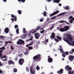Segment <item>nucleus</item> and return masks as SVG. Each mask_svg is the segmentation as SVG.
<instances>
[{"label": "nucleus", "instance_id": "obj_44", "mask_svg": "<svg viewBox=\"0 0 74 74\" xmlns=\"http://www.w3.org/2000/svg\"><path fill=\"white\" fill-rule=\"evenodd\" d=\"M55 15V13L54 12L53 13H52L51 14H50V16H53V15Z\"/></svg>", "mask_w": 74, "mask_h": 74}, {"label": "nucleus", "instance_id": "obj_21", "mask_svg": "<svg viewBox=\"0 0 74 74\" xmlns=\"http://www.w3.org/2000/svg\"><path fill=\"white\" fill-rule=\"evenodd\" d=\"M53 1L54 3H59L60 1V0H53Z\"/></svg>", "mask_w": 74, "mask_h": 74}, {"label": "nucleus", "instance_id": "obj_63", "mask_svg": "<svg viewBox=\"0 0 74 74\" xmlns=\"http://www.w3.org/2000/svg\"><path fill=\"white\" fill-rule=\"evenodd\" d=\"M2 73H3V71H2V70H1L0 69V74H1Z\"/></svg>", "mask_w": 74, "mask_h": 74}, {"label": "nucleus", "instance_id": "obj_19", "mask_svg": "<svg viewBox=\"0 0 74 74\" xmlns=\"http://www.w3.org/2000/svg\"><path fill=\"white\" fill-rule=\"evenodd\" d=\"M58 49L61 52V53H64V51H63V49L62 48L59 49V48H58Z\"/></svg>", "mask_w": 74, "mask_h": 74}, {"label": "nucleus", "instance_id": "obj_15", "mask_svg": "<svg viewBox=\"0 0 74 74\" xmlns=\"http://www.w3.org/2000/svg\"><path fill=\"white\" fill-rule=\"evenodd\" d=\"M8 64L11 65V64H14V62L11 60H10L8 62Z\"/></svg>", "mask_w": 74, "mask_h": 74}, {"label": "nucleus", "instance_id": "obj_61", "mask_svg": "<svg viewBox=\"0 0 74 74\" xmlns=\"http://www.w3.org/2000/svg\"><path fill=\"white\" fill-rule=\"evenodd\" d=\"M2 49H5V47H2Z\"/></svg>", "mask_w": 74, "mask_h": 74}, {"label": "nucleus", "instance_id": "obj_28", "mask_svg": "<svg viewBox=\"0 0 74 74\" xmlns=\"http://www.w3.org/2000/svg\"><path fill=\"white\" fill-rule=\"evenodd\" d=\"M27 36L28 37H32V35L30 33H29L28 34H27Z\"/></svg>", "mask_w": 74, "mask_h": 74}, {"label": "nucleus", "instance_id": "obj_33", "mask_svg": "<svg viewBox=\"0 0 74 74\" xmlns=\"http://www.w3.org/2000/svg\"><path fill=\"white\" fill-rule=\"evenodd\" d=\"M32 39H33V37H32L29 39L27 40L26 42H28V41H31V40H32Z\"/></svg>", "mask_w": 74, "mask_h": 74}, {"label": "nucleus", "instance_id": "obj_47", "mask_svg": "<svg viewBox=\"0 0 74 74\" xmlns=\"http://www.w3.org/2000/svg\"><path fill=\"white\" fill-rule=\"evenodd\" d=\"M36 69L37 70H40V68L37 65L36 67Z\"/></svg>", "mask_w": 74, "mask_h": 74}, {"label": "nucleus", "instance_id": "obj_42", "mask_svg": "<svg viewBox=\"0 0 74 74\" xmlns=\"http://www.w3.org/2000/svg\"><path fill=\"white\" fill-rule=\"evenodd\" d=\"M62 55L63 58H65L66 57V54L64 53H62Z\"/></svg>", "mask_w": 74, "mask_h": 74}, {"label": "nucleus", "instance_id": "obj_7", "mask_svg": "<svg viewBox=\"0 0 74 74\" xmlns=\"http://www.w3.org/2000/svg\"><path fill=\"white\" fill-rule=\"evenodd\" d=\"M65 69L66 71H71V70H72L71 67H70L69 65H66Z\"/></svg>", "mask_w": 74, "mask_h": 74}, {"label": "nucleus", "instance_id": "obj_64", "mask_svg": "<svg viewBox=\"0 0 74 74\" xmlns=\"http://www.w3.org/2000/svg\"><path fill=\"white\" fill-rule=\"evenodd\" d=\"M71 51L73 52H74V49H71Z\"/></svg>", "mask_w": 74, "mask_h": 74}, {"label": "nucleus", "instance_id": "obj_18", "mask_svg": "<svg viewBox=\"0 0 74 74\" xmlns=\"http://www.w3.org/2000/svg\"><path fill=\"white\" fill-rule=\"evenodd\" d=\"M59 31L60 32H65L64 30V28H61L60 29Z\"/></svg>", "mask_w": 74, "mask_h": 74}, {"label": "nucleus", "instance_id": "obj_1", "mask_svg": "<svg viewBox=\"0 0 74 74\" xmlns=\"http://www.w3.org/2000/svg\"><path fill=\"white\" fill-rule=\"evenodd\" d=\"M41 55L38 54L36 55L33 57V60L34 62H37L38 61H40L41 60Z\"/></svg>", "mask_w": 74, "mask_h": 74}, {"label": "nucleus", "instance_id": "obj_46", "mask_svg": "<svg viewBox=\"0 0 74 74\" xmlns=\"http://www.w3.org/2000/svg\"><path fill=\"white\" fill-rule=\"evenodd\" d=\"M45 32V30H43L40 31V33H41V34H42V33H44Z\"/></svg>", "mask_w": 74, "mask_h": 74}, {"label": "nucleus", "instance_id": "obj_20", "mask_svg": "<svg viewBox=\"0 0 74 74\" xmlns=\"http://www.w3.org/2000/svg\"><path fill=\"white\" fill-rule=\"evenodd\" d=\"M56 37L58 40H59L60 41H62V38L60 37L59 36L57 35Z\"/></svg>", "mask_w": 74, "mask_h": 74}, {"label": "nucleus", "instance_id": "obj_22", "mask_svg": "<svg viewBox=\"0 0 74 74\" xmlns=\"http://www.w3.org/2000/svg\"><path fill=\"white\" fill-rule=\"evenodd\" d=\"M74 71H68V74H74Z\"/></svg>", "mask_w": 74, "mask_h": 74}, {"label": "nucleus", "instance_id": "obj_58", "mask_svg": "<svg viewBox=\"0 0 74 74\" xmlns=\"http://www.w3.org/2000/svg\"><path fill=\"white\" fill-rule=\"evenodd\" d=\"M11 49H14V47H13V46L12 45L11 46Z\"/></svg>", "mask_w": 74, "mask_h": 74}, {"label": "nucleus", "instance_id": "obj_3", "mask_svg": "<svg viewBox=\"0 0 74 74\" xmlns=\"http://www.w3.org/2000/svg\"><path fill=\"white\" fill-rule=\"evenodd\" d=\"M68 19L69 20V22L70 23H73V21H74V17H73V16H69V17L68 18Z\"/></svg>", "mask_w": 74, "mask_h": 74}, {"label": "nucleus", "instance_id": "obj_40", "mask_svg": "<svg viewBox=\"0 0 74 74\" xmlns=\"http://www.w3.org/2000/svg\"><path fill=\"white\" fill-rule=\"evenodd\" d=\"M29 53V51H28L27 50H26V52H25L24 53V55H27V53Z\"/></svg>", "mask_w": 74, "mask_h": 74}, {"label": "nucleus", "instance_id": "obj_38", "mask_svg": "<svg viewBox=\"0 0 74 74\" xmlns=\"http://www.w3.org/2000/svg\"><path fill=\"white\" fill-rule=\"evenodd\" d=\"M17 12L20 15L22 13V11H21L20 10H18L17 11Z\"/></svg>", "mask_w": 74, "mask_h": 74}, {"label": "nucleus", "instance_id": "obj_4", "mask_svg": "<svg viewBox=\"0 0 74 74\" xmlns=\"http://www.w3.org/2000/svg\"><path fill=\"white\" fill-rule=\"evenodd\" d=\"M68 59L70 62H72L74 60V56L71 55H69L68 56Z\"/></svg>", "mask_w": 74, "mask_h": 74}, {"label": "nucleus", "instance_id": "obj_36", "mask_svg": "<svg viewBox=\"0 0 74 74\" xmlns=\"http://www.w3.org/2000/svg\"><path fill=\"white\" fill-rule=\"evenodd\" d=\"M0 38H1L2 40H4V38H5V37L2 36H0Z\"/></svg>", "mask_w": 74, "mask_h": 74}, {"label": "nucleus", "instance_id": "obj_31", "mask_svg": "<svg viewBox=\"0 0 74 74\" xmlns=\"http://www.w3.org/2000/svg\"><path fill=\"white\" fill-rule=\"evenodd\" d=\"M18 1L19 2H21V1H22V3H25V1H26V0H18Z\"/></svg>", "mask_w": 74, "mask_h": 74}, {"label": "nucleus", "instance_id": "obj_48", "mask_svg": "<svg viewBox=\"0 0 74 74\" xmlns=\"http://www.w3.org/2000/svg\"><path fill=\"white\" fill-rule=\"evenodd\" d=\"M41 29V27H37L36 29V31H37V30H39V29Z\"/></svg>", "mask_w": 74, "mask_h": 74}, {"label": "nucleus", "instance_id": "obj_34", "mask_svg": "<svg viewBox=\"0 0 74 74\" xmlns=\"http://www.w3.org/2000/svg\"><path fill=\"white\" fill-rule=\"evenodd\" d=\"M18 56L19 58H22L23 57V54H20L18 55Z\"/></svg>", "mask_w": 74, "mask_h": 74}, {"label": "nucleus", "instance_id": "obj_32", "mask_svg": "<svg viewBox=\"0 0 74 74\" xmlns=\"http://www.w3.org/2000/svg\"><path fill=\"white\" fill-rule=\"evenodd\" d=\"M19 28H17L16 30V33H17V34H19Z\"/></svg>", "mask_w": 74, "mask_h": 74}, {"label": "nucleus", "instance_id": "obj_17", "mask_svg": "<svg viewBox=\"0 0 74 74\" xmlns=\"http://www.w3.org/2000/svg\"><path fill=\"white\" fill-rule=\"evenodd\" d=\"M63 70L62 69H60V71H57V73H58V74H60V73H63Z\"/></svg>", "mask_w": 74, "mask_h": 74}, {"label": "nucleus", "instance_id": "obj_13", "mask_svg": "<svg viewBox=\"0 0 74 74\" xmlns=\"http://www.w3.org/2000/svg\"><path fill=\"white\" fill-rule=\"evenodd\" d=\"M64 30H65V32H66V31H67L70 29L69 27L68 26H66L64 27Z\"/></svg>", "mask_w": 74, "mask_h": 74}, {"label": "nucleus", "instance_id": "obj_41", "mask_svg": "<svg viewBox=\"0 0 74 74\" xmlns=\"http://www.w3.org/2000/svg\"><path fill=\"white\" fill-rule=\"evenodd\" d=\"M54 12V14H55V15H56V14H58L59 12V11L58 10H57L56 12Z\"/></svg>", "mask_w": 74, "mask_h": 74}, {"label": "nucleus", "instance_id": "obj_29", "mask_svg": "<svg viewBox=\"0 0 74 74\" xmlns=\"http://www.w3.org/2000/svg\"><path fill=\"white\" fill-rule=\"evenodd\" d=\"M69 43L70 44H71V45L72 46H74V41L71 42H69Z\"/></svg>", "mask_w": 74, "mask_h": 74}, {"label": "nucleus", "instance_id": "obj_54", "mask_svg": "<svg viewBox=\"0 0 74 74\" xmlns=\"http://www.w3.org/2000/svg\"><path fill=\"white\" fill-rule=\"evenodd\" d=\"M46 42H48V39H47L46 40V42H45V45H46L47 44Z\"/></svg>", "mask_w": 74, "mask_h": 74}, {"label": "nucleus", "instance_id": "obj_8", "mask_svg": "<svg viewBox=\"0 0 74 74\" xmlns=\"http://www.w3.org/2000/svg\"><path fill=\"white\" fill-rule=\"evenodd\" d=\"M48 59H47L48 63H52L53 62V59L51 58V56H49L48 57Z\"/></svg>", "mask_w": 74, "mask_h": 74}, {"label": "nucleus", "instance_id": "obj_51", "mask_svg": "<svg viewBox=\"0 0 74 74\" xmlns=\"http://www.w3.org/2000/svg\"><path fill=\"white\" fill-rule=\"evenodd\" d=\"M18 27V25H15L14 26V28L15 29H16Z\"/></svg>", "mask_w": 74, "mask_h": 74}, {"label": "nucleus", "instance_id": "obj_57", "mask_svg": "<svg viewBox=\"0 0 74 74\" xmlns=\"http://www.w3.org/2000/svg\"><path fill=\"white\" fill-rule=\"evenodd\" d=\"M69 53H70V54H73V51H69Z\"/></svg>", "mask_w": 74, "mask_h": 74}, {"label": "nucleus", "instance_id": "obj_62", "mask_svg": "<svg viewBox=\"0 0 74 74\" xmlns=\"http://www.w3.org/2000/svg\"><path fill=\"white\" fill-rule=\"evenodd\" d=\"M37 32V31H36V30H35V31H34L32 32V34H34V33H35V32Z\"/></svg>", "mask_w": 74, "mask_h": 74}, {"label": "nucleus", "instance_id": "obj_43", "mask_svg": "<svg viewBox=\"0 0 74 74\" xmlns=\"http://www.w3.org/2000/svg\"><path fill=\"white\" fill-rule=\"evenodd\" d=\"M54 40L56 41V42H59V40L58 39L55 38H54Z\"/></svg>", "mask_w": 74, "mask_h": 74}, {"label": "nucleus", "instance_id": "obj_55", "mask_svg": "<svg viewBox=\"0 0 74 74\" xmlns=\"http://www.w3.org/2000/svg\"><path fill=\"white\" fill-rule=\"evenodd\" d=\"M54 28V26H53L51 27L50 29V30H51L52 29H53Z\"/></svg>", "mask_w": 74, "mask_h": 74}, {"label": "nucleus", "instance_id": "obj_30", "mask_svg": "<svg viewBox=\"0 0 74 74\" xmlns=\"http://www.w3.org/2000/svg\"><path fill=\"white\" fill-rule=\"evenodd\" d=\"M63 40L64 41H66V42H67V38L66 37H64L63 38Z\"/></svg>", "mask_w": 74, "mask_h": 74}, {"label": "nucleus", "instance_id": "obj_59", "mask_svg": "<svg viewBox=\"0 0 74 74\" xmlns=\"http://www.w3.org/2000/svg\"><path fill=\"white\" fill-rule=\"evenodd\" d=\"M44 21V19L41 18L40 20V22H42Z\"/></svg>", "mask_w": 74, "mask_h": 74}, {"label": "nucleus", "instance_id": "obj_50", "mask_svg": "<svg viewBox=\"0 0 74 74\" xmlns=\"http://www.w3.org/2000/svg\"><path fill=\"white\" fill-rule=\"evenodd\" d=\"M26 69L27 71V72H29V68H28V67H26Z\"/></svg>", "mask_w": 74, "mask_h": 74}, {"label": "nucleus", "instance_id": "obj_5", "mask_svg": "<svg viewBox=\"0 0 74 74\" xmlns=\"http://www.w3.org/2000/svg\"><path fill=\"white\" fill-rule=\"evenodd\" d=\"M25 62V60L23 58H20L18 61V63L20 65H22Z\"/></svg>", "mask_w": 74, "mask_h": 74}, {"label": "nucleus", "instance_id": "obj_6", "mask_svg": "<svg viewBox=\"0 0 74 74\" xmlns=\"http://www.w3.org/2000/svg\"><path fill=\"white\" fill-rule=\"evenodd\" d=\"M25 42L22 39H19V41L17 42V44L19 45V44H24Z\"/></svg>", "mask_w": 74, "mask_h": 74}, {"label": "nucleus", "instance_id": "obj_26", "mask_svg": "<svg viewBox=\"0 0 74 74\" xmlns=\"http://www.w3.org/2000/svg\"><path fill=\"white\" fill-rule=\"evenodd\" d=\"M27 34H25L22 36V38H25L27 37Z\"/></svg>", "mask_w": 74, "mask_h": 74}, {"label": "nucleus", "instance_id": "obj_10", "mask_svg": "<svg viewBox=\"0 0 74 74\" xmlns=\"http://www.w3.org/2000/svg\"><path fill=\"white\" fill-rule=\"evenodd\" d=\"M2 52H3V50H1L0 51V58H1L2 59H3V58H7V56H4L2 57V55H3V54H2Z\"/></svg>", "mask_w": 74, "mask_h": 74}, {"label": "nucleus", "instance_id": "obj_52", "mask_svg": "<svg viewBox=\"0 0 74 74\" xmlns=\"http://www.w3.org/2000/svg\"><path fill=\"white\" fill-rule=\"evenodd\" d=\"M56 18V16H54L53 17H52L51 18V19H55V18Z\"/></svg>", "mask_w": 74, "mask_h": 74}, {"label": "nucleus", "instance_id": "obj_35", "mask_svg": "<svg viewBox=\"0 0 74 74\" xmlns=\"http://www.w3.org/2000/svg\"><path fill=\"white\" fill-rule=\"evenodd\" d=\"M43 15L44 16H47V13L46 11H44L43 12Z\"/></svg>", "mask_w": 74, "mask_h": 74}, {"label": "nucleus", "instance_id": "obj_11", "mask_svg": "<svg viewBox=\"0 0 74 74\" xmlns=\"http://www.w3.org/2000/svg\"><path fill=\"white\" fill-rule=\"evenodd\" d=\"M55 34L53 32H52L51 33V35L50 36L51 38V39H53V38L55 37Z\"/></svg>", "mask_w": 74, "mask_h": 74}, {"label": "nucleus", "instance_id": "obj_27", "mask_svg": "<svg viewBox=\"0 0 74 74\" xmlns=\"http://www.w3.org/2000/svg\"><path fill=\"white\" fill-rule=\"evenodd\" d=\"M64 8L65 9V10H68L69 9V6H65Z\"/></svg>", "mask_w": 74, "mask_h": 74}, {"label": "nucleus", "instance_id": "obj_12", "mask_svg": "<svg viewBox=\"0 0 74 74\" xmlns=\"http://www.w3.org/2000/svg\"><path fill=\"white\" fill-rule=\"evenodd\" d=\"M35 71L32 70V67L31 66L30 68V73L32 74H35Z\"/></svg>", "mask_w": 74, "mask_h": 74}, {"label": "nucleus", "instance_id": "obj_16", "mask_svg": "<svg viewBox=\"0 0 74 74\" xmlns=\"http://www.w3.org/2000/svg\"><path fill=\"white\" fill-rule=\"evenodd\" d=\"M4 32L6 33H8V32H9V29H8V28L7 27L5 28Z\"/></svg>", "mask_w": 74, "mask_h": 74}, {"label": "nucleus", "instance_id": "obj_45", "mask_svg": "<svg viewBox=\"0 0 74 74\" xmlns=\"http://www.w3.org/2000/svg\"><path fill=\"white\" fill-rule=\"evenodd\" d=\"M65 22V21L64 20H61V21H60L59 22L60 23H63V22Z\"/></svg>", "mask_w": 74, "mask_h": 74}, {"label": "nucleus", "instance_id": "obj_24", "mask_svg": "<svg viewBox=\"0 0 74 74\" xmlns=\"http://www.w3.org/2000/svg\"><path fill=\"white\" fill-rule=\"evenodd\" d=\"M5 44H6V45H7V44H8V43H12V42H11V41H8V42L6 41L5 42Z\"/></svg>", "mask_w": 74, "mask_h": 74}, {"label": "nucleus", "instance_id": "obj_14", "mask_svg": "<svg viewBox=\"0 0 74 74\" xmlns=\"http://www.w3.org/2000/svg\"><path fill=\"white\" fill-rule=\"evenodd\" d=\"M11 17L14 18V21H15V22H16V21H17V20L16 19V18H17L16 16H14V14H11Z\"/></svg>", "mask_w": 74, "mask_h": 74}, {"label": "nucleus", "instance_id": "obj_49", "mask_svg": "<svg viewBox=\"0 0 74 74\" xmlns=\"http://www.w3.org/2000/svg\"><path fill=\"white\" fill-rule=\"evenodd\" d=\"M69 52L68 51H66L65 53V55H69Z\"/></svg>", "mask_w": 74, "mask_h": 74}, {"label": "nucleus", "instance_id": "obj_39", "mask_svg": "<svg viewBox=\"0 0 74 74\" xmlns=\"http://www.w3.org/2000/svg\"><path fill=\"white\" fill-rule=\"evenodd\" d=\"M33 48L32 47H28V49L29 50H31V49H33Z\"/></svg>", "mask_w": 74, "mask_h": 74}, {"label": "nucleus", "instance_id": "obj_53", "mask_svg": "<svg viewBox=\"0 0 74 74\" xmlns=\"http://www.w3.org/2000/svg\"><path fill=\"white\" fill-rule=\"evenodd\" d=\"M64 22L66 23V24H67V25H70V23L67 22L66 21H64Z\"/></svg>", "mask_w": 74, "mask_h": 74}, {"label": "nucleus", "instance_id": "obj_25", "mask_svg": "<svg viewBox=\"0 0 74 74\" xmlns=\"http://www.w3.org/2000/svg\"><path fill=\"white\" fill-rule=\"evenodd\" d=\"M65 12H63L61 14H59L58 15V16H62V15H65Z\"/></svg>", "mask_w": 74, "mask_h": 74}, {"label": "nucleus", "instance_id": "obj_60", "mask_svg": "<svg viewBox=\"0 0 74 74\" xmlns=\"http://www.w3.org/2000/svg\"><path fill=\"white\" fill-rule=\"evenodd\" d=\"M11 21H12V22H14V18H11Z\"/></svg>", "mask_w": 74, "mask_h": 74}, {"label": "nucleus", "instance_id": "obj_23", "mask_svg": "<svg viewBox=\"0 0 74 74\" xmlns=\"http://www.w3.org/2000/svg\"><path fill=\"white\" fill-rule=\"evenodd\" d=\"M23 33H24V34H25V33H27L26 31V29H25V28H23Z\"/></svg>", "mask_w": 74, "mask_h": 74}, {"label": "nucleus", "instance_id": "obj_2", "mask_svg": "<svg viewBox=\"0 0 74 74\" xmlns=\"http://www.w3.org/2000/svg\"><path fill=\"white\" fill-rule=\"evenodd\" d=\"M71 34L68 33L66 35V36L67 37L69 41L72 42L73 41V38L71 36Z\"/></svg>", "mask_w": 74, "mask_h": 74}, {"label": "nucleus", "instance_id": "obj_37", "mask_svg": "<svg viewBox=\"0 0 74 74\" xmlns=\"http://www.w3.org/2000/svg\"><path fill=\"white\" fill-rule=\"evenodd\" d=\"M17 69L16 68L14 69H13V72H14V73H16L17 72Z\"/></svg>", "mask_w": 74, "mask_h": 74}, {"label": "nucleus", "instance_id": "obj_9", "mask_svg": "<svg viewBox=\"0 0 74 74\" xmlns=\"http://www.w3.org/2000/svg\"><path fill=\"white\" fill-rule=\"evenodd\" d=\"M35 37L36 39H38L40 37V34L38 33H36L35 34Z\"/></svg>", "mask_w": 74, "mask_h": 74}, {"label": "nucleus", "instance_id": "obj_56", "mask_svg": "<svg viewBox=\"0 0 74 74\" xmlns=\"http://www.w3.org/2000/svg\"><path fill=\"white\" fill-rule=\"evenodd\" d=\"M18 57L17 56L15 58L14 60H16V61L18 60Z\"/></svg>", "mask_w": 74, "mask_h": 74}]
</instances>
